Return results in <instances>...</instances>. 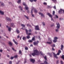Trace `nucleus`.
Wrapping results in <instances>:
<instances>
[{"instance_id": "obj_1", "label": "nucleus", "mask_w": 64, "mask_h": 64, "mask_svg": "<svg viewBox=\"0 0 64 64\" xmlns=\"http://www.w3.org/2000/svg\"><path fill=\"white\" fill-rule=\"evenodd\" d=\"M32 56L39 55V52L37 50H36L34 51V52L32 53Z\"/></svg>"}, {"instance_id": "obj_2", "label": "nucleus", "mask_w": 64, "mask_h": 64, "mask_svg": "<svg viewBox=\"0 0 64 64\" xmlns=\"http://www.w3.org/2000/svg\"><path fill=\"white\" fill-rule=\"evenodd\" d=\"M56 24L57 25V26L56 27V28L57 29H56L55 32H59V29L60 28V25L59 23L58 22H56Z\"/></svg>"}, {"instance_id": "obj_3", "label": "nucleus", "mask_w": 64, "mask_h": 64, "mask_svg": "<svg viewBox=\"0 0 64 64\" xmlns=\"http://www.w3.org/2000/svg\"><path fill=\"white\" fill-rule=\"evenodd\" d=\"M47 15H48V16L50 17V18H51V20L52 21H54V20L53 19V18H52V16L51 15V14L49 13H47Z\"/></svg>"}, {"instance_id": "obj_4", "label": "nucleus", "mask_w": 64, "mask_h": 64, "mask_svg": "<svg viewBox=\"0 0 64 64\" xmlns=\"http://www.w3.org/2000/svg\"><path fill=\"white\" fill-rule=\"evenodd\" d=\"M44 58V59H45V61L44 62V64H48V62H47V58H46V56H45Z\"/></svg>"}, {"instance_id": "obj_5", "label": "nucleus", "mask_w": 64, "mask_h": 64, "mask_svg": "<svg viewBox=\"0 0 64 64\" xmlns=\"http://www.w3.org/2000/svg\"><path fill=\"white\" fill-rule=\"evenodd\" d=\"M58 38L57 37H55L54 38V40H53V42H56L57 41V39H58Z\"/></svg>"}, {"instance_id": "obj_6", "label": "nucleus", "mask_w": 64, "mask_h": 64, "mask_svg": "<svg viewBox=\"0 0 64 64\" xmlns=\"http://www.w3.org/2000/svg\"><path fill=\"white\" fill-rule=\"evenodd\" d=\"M33 9H34V8H32V9L31 10V15H32V16L33 17H35V16H34V14H33V12L32 11H33Z\"/></svg>"}, {"instance_id": "obj_7", "label": "nucleus", "mask_w": 64, "mask_h": 64, "mask_svg": "<svg viewBox=\"0 0 64 64\" xmlns=\"http://www.w3.org/2000/svg\"><path fill=\"white\" fill-rule=\"evenodd\" d=\"M35 27L36 28L35 29L36 30H40V28H39L38 26L37 25Z\"/></svg>"}, {"instance_id": "obj_8", "label": "nucleus", "mask_w": 64, "mask_h": 64, "mask_svg": "<svg viewBox=\"0 0 64 64\" xmlns=\"http://www.w3.org/2000/svg\"><path fill=\"white\" fill-rule=\"evenodd\" d=\"M39 43V41L38 40L36 41V42H34V45H38V44Z\"/></svg>"}, {"instance_id": "obj_9", "label": "nucleus", "mask_w": 64, "mask_h": 64, "mask_svg": "<svg viewBox=\"0 0 64 64\" xmlns=\"http://www.w3.org/2000/svg\"><path fill=\"white\" fill-rule=\"evenodd\" d=\"M6 28H8V30L9 31H11V27H9L8 26H6Z\"/></svg>"}, {"instance_id": "obj_10", "label": "nucleus", "mask_w": 64, "mask_h": 64, "mask_svg": "<svg viewBox=\"0 0 64 64\" xmlns=\"http://www.w3.org/2000/svg\"><path fill=\"white\" fill-rule=\"evenodd\" d=\"M63 11V10L62 9H60L58 11L59 14H62V12Z\"/></svg>"}, {"instance_id": "obj_11", "label": "nucleus", "mask_w": 64, "mask_h": 64, "mask_svg": "<svg viewBox=\"0 0 64 64\" xmlns=\"http://www.w3.org/2000/svg\"><path fill=\"white\" fill-rule=\"evenodd\" d=\"M38 13L40 15L42 16V17H43L44 18V14H43L42 13H41L40 12H38Z\"/></svg>"}, {"instance_id": "obj_12", "label": "nucleus", "mask_w": 64, "mask_h": 64, "mask_svg": "<svg viewBox=\"0 0 64 64\" xmlns=\"http://www.w3.org/2000/svg\"><path fill=\"white\" fill-rule=\"evenodd\" d=\"M30 61L32 62V63H34V62H35V60L34 59H33L32 58L30 59Z\"/></svg>"}, {"instance_id": "obj_13", "label": "nucleus", "mask_w": 64, "mask_h": 64, "mask_svg": "<svg viewBox=\"0 0 64 64\" xmlns=\"http://www.w3.org/2000/svg\"><path fill=\"white\" fill-rule=\"evenodd\" d=\"M53 53L54 54V57H55V58H56V59H57L58 58V57L57 56V54H55V53L53 52Z\"/></svg>"}, {"instance_id": "obj_14", "label": "nucleus", "mask_w": 64, "mask_h": 64, "mask_svg": "<svg viewBox=\"0 0 64 64\" xmlns=\"http://www.w3.org/2000/svg\"><path fill=\"white\" fill-rule=\"evenodd\" d=\"M0 14L2 15H4V12L2 11V10H0Z\"/></svg>"}, {"instance_id": "obj_15", "label": "nucleus", "mask_w": 64, "mask_h": 64, "mask_svg": "<svg viewBox=\"0 0 64 64\" xmlns=\"http://www.w3.org/2000/svg\"><path fill=\"white\" fill-rule=\"evenodd\" d=\"M21 25L22 26V29L24 30V28H25V25H24V24H22Z\"/></svg>"}, {"instance_id": "obj_16", "label": "nucleus", "mask_w": 64, "mask_h": 64, "mask_svg": "<svg viewBox=\"0 0 64 64\" xmlns=\"http://www.w3.org/2000/svg\"><path fill=\"white\" fill-rule=\"evenodd\" d=\"M10 26L12 27H14L15 26V25L13 23H12L10 24Z\"/></svg>"}, {"instance_id": "obj_17", "label": "nucleus", "mask_w": 64, "mask_h": 64, "mask_svg": "<svg viewBox=\"0 0 64 64\" xmlns=\"http://www.w3.org/2000/svg\"><path fill=\"white\" fill-rule=\"evenodd\" d=\"M46 43L48 44H51L52 43V42H46Z\"/></svg>"}, {"instance_id": "obj_18", "label": "nucleus", "mask_w": 64, "mask_h": 64, "mask_svg": "<svg viewBox=\"0 0 64 64\" xmlns=\"http://www.w3.org/2000/svg\"><path fill=\"white\" fill-rule=\"evenodd\" d=\"M6 20H8V21H11V19H10V18L6 17Z\"/></svg>"}, {"instance_id": "obj_19", "label": "nucleus", "mask_w": 64, "mask_h": 64, "mask_svg": "<svg viewBox=\"0 0 64 64\" xmlns=\"http://www.w3.org/2000/svg\"><path fill=\"white\" fill-rule=\"evenodd\" d=\"M64 48V46L63 45H61V48H60V50H63V48Z\"/></svg>"}, {"instance_id": "obj_20", "label": "nucleus", "mask_w": 64, "mask_h": 64, "mask_svg": "<svg viewBox=\"0 0 64 64\" xmlns=\"http://www.w3.org/2000/svg\"><path fill=\"white\" fill-rule=\"evenodd\" d=\"M13 41L16 44V45H18V43L17 42H16L15 41V40L14 39L13 40Z\"/></svg>"}, {"instance_id": "obj_21", "label": "nucleus", "mask_w": 64, "mask_h": 64, "mask_svg": "<svg viewBox=\"0 0 64 64\" xmlns=\"http://www.w3.org/2000/svg\"><path fill=\"white\" fill-rule=\"evenodd\" d=\"M25 8L26 10H28L29 9V8L27 6H25Z\"/></svg>"}, {"instance_id": "obj_22", "label": "nucleus", "mask_w": 64, "mask_h": 64, "mask_svg": "<svg viewBox=\"0 0 64 64\" xmlns=\"http://www.w3.org/2000/svg\"><path fill=\"white\" fill-rule=\"evenodd\" d=\"M48 55H49L50 56H52V54H51V53H48Z\"/></svg>"}, {"instance_id": "obj_23", "label": "nucleus", "mask_w": 64, "mask_h": 64, "mask_svg": "<svg viewBox=\"0 0 64 64\" xmlns=\"http://www.w3.org/2000/svg\"><path fill=\"white\" fill-rule=\"evenodd\" d=\"M8 44L10 45V46H12V43H11V42H9L8 43Z\"/></svg>"}, {"instance_id": "obj_24", "label": "nucleus", "mask_w": 64, "mask_h": 64, "mask_svg": "<svg viewBox=\"0 0 64 64\" xmlns=\"http://www.w3.org/2000/svg\"><path fill=\"white\" fill-rule=\"evenodd\" d=\"M48 41H50L51 42H52V39H51V38H48Z\"/></svg>"}, {"instance_id": "obj_25", "label": "nucleus", "mask_w": 64, "mask_h": 64, "mask_svg": "<svg viewBox=\"0 0 64 64\" xmlns=\"http://www.w3.org/2000/svg\"><path fill=\"white\" fill-rule=\"evenodd\" d=\"M52 0L54 3H56L57 2V0Z\"/></svg>"}, {"instance_id": "obj_26", "label": "nucleus", "mask_w": 64, "mask_h": 64, "mask_svg": "<svg viewBox=\"0 0 64 64\" xmlns=\"http://www.w3.org/2000/svg\"><path fill=\"white\" fill-rule=\"evenodd\" d=\"M23 40H25L26 39V38L24 37H23L22 38Z\"/></svg>"}, {"instance_id": "obj_27", "label": "nucleus", "mask_w": 64, "mask_h": 64, "mask_svg": "<svg viewBox=\"0 0 64 64\" xmlns=\"http://www.w3.org/2000/svg\"><path fill=\"white\" fill-rule=\"evenodd\" d=\"M34 12L35 13H37L38 12V11L36 10H34Z\"/></svg>"}, {"instance_id": "obj_28", "label": "nucleus", "mask_w": 64, "mask_h": 64, "mask_svg": "<svg viewBox=\"0 0 64 64\" xmlns=\"http://www.w3.org/2000/svg\"><path fill=\"white\" fill-rule=\"evenodd\" d=\"M16 32H17V33H20V31L18 30H16Z\"/></svg>"}, {"instance_id": "obj_29", "label": "nucleus", "mask_w": 64, "mask_h": 64, "mask_svg": "<svg viewBox=\"0 0 64 64\" xmlns=\"http://www.w3.org/2000/svg\"><path fill=\"white\" fill-rule=\"evenodd\" d=\"M21 0H19L17 2V3H21Z\"/></svg>"}, {"instance_id": "obj_30", "label": "nucleus", "mask_w": 64, "mask_h": 64, "mask_svg": "<svg viewBox=\"0 0 64 64\" xmlns=\"http://www.w3.org/2000/svg\"><path fill=\"white\" fill-rule=\"evenodd\" d=\"M24 16L25 17H26V19H28V20L29 19V18H28V17L25 16V15H24Z\"/></svg>"}, {"instance_id": "obj_31", "label": "nucleus", "mask_w": 64, "mask_h": 64, "mask_svg": "<svg viewBox=\"0 0 64 64\" xmlns=\"http://www.w3.org/2000/svg\"><path fill=\"white\" fill-rule=\"evenodd\" d=\"M1 4L2 6H4V4L3 2H1Z\"/></svg>"}, {"instance_id": "obj_32", "label": "nucleus", "mask_w": 64, "mask_h": 64, "mask_svg": "<svg viewBox=\"0 0 64 64\" xmlns=\"http://www.w3.org/2000/svg\"><path fill=\"white\" fill-rule=\"evenodd\" d=\"M26 34H28V30L27 29H26Z\"/></svg>"}, {"instance_id": "obj_33", "label": "nucleus", "mask_w": 64, "mask_h": 64, "mask_svg": "<svg viewBox=\"0 0 64 64\" xmlns=\"http://www.w3.org/2000/svg\"><path fill=\"white\" fill-rule=\"evenodd\" d=\"M26 37L27 39H29L30 38V36H26Z\"/></svg>"}, {"instance_id": "obj_34", "label": "nucleus", "mask_w": 64, "mask_h": 64, "mask_svg": "<svg viewBox=\"0 0 64 64\" xmlns=\"http://www.w3.org/2000/svg\"><path fill=\"white\" fill-rule=\"evenodd\" d=\"M19 8L20 9L21 11H22V7H21V6H19Z\"/></svg>"}, {"instance_id": "obj_35", "label": "nucleus", "mask_w": 64, "mask_h": 64, "mask_svg": "<svg viewBox=\"0 0 64 64\" xmlns=\"http://www.w3.org/2000/svg\"><path fill=\"white\" fill-rule=\"evenodd\" d=\"M55 11H53L52 12V15H55Z\"/></svg>"}, {"instance_id": "obj_36", "label": "nucleus", "mask_w": 64, "mask_h": 64, "mask_svg": "<svg viewBox=\"0 0 64 64\" xmlns=\"http://www.w3.org/2000/svg\"><path fill=\"white\" fill-rule=\"evenodd\" d=\"M62 59H63V60H64V55H62Z\"/></svg>"}, {"instance_id": "obj_37", "label": "nucleus", "mask_w": 64, "mask_h": 64, "mask_svg": "<svg viewBox=\"0 0 64 64\" xmlns=\"http://www.w3.org/2000/svg\"><path fill=\"white\" fill-rule=\"evenodd\" d=\"M40 53L41 54V55H43V53L42 52H40Z\"/></svg>"}, {"instance_id": "obj_38", "label": "nucleus", "mask_w": 64, "mask_h": 64, "mask_svg": "<svg viewBox=\"0 0 64 64\" xmlns=\"http://www.w3.org/2000/svg\"><path fill=\"white\" fill-rule=\"evenodd\" d=\"M25 49L26 50H28V48L27 47H25Z\"/></svg>"}, {"instance_id": "obj_39", "label": "nucleus", "mask_w": 64, "mask_h": 64, "mask_svg": "<svg viewBox=\"0 0 64 64\" xmlns=\"http://www.w3.org/2000/svg\"><path fill=\"white\" fill-rule=\"evenodd\" d=\"M23 4L24 5V6H27V5L25 3H23Z\"/></svg>"}, {"instance_id": "obj_40", "label": "nucleus", "mask_w": 64, "mask_h": 64, "mask_svg": "<svg viewBox=\"0 0 64 64\" xmlns=\"http://www.w3.org/2000/svg\"><path fill=\"white\" fill-rule=\"evenodd\" d=\"M26 26H28H28H29V27H31V25H30V24H26Z\"/></svg>"}, {"instance_id": "obj_41", "label": "nucleus", "mask_w": 64, "mask_h": 64, "mask_svg": "<svg viewBox=\"0 0 64 64\" xmlns=\"http://www.w3.org/2000/svg\"><path fill=\"white\" fill-rule=\"evenodd\" d=\"M14 58V57H10V59H11V60H12V59H13V58Z\"/></svg>"}, {"instance_id": "obj_42", "label": "nucleus", "mask_w": 64, "mask_h": 64, "mask_svg": "<svg viewBox=\"0 0 64 64\" xmlns=\"http://www.w3.org/2000/svg\"><path fill=\"white\" fill-rule=\"evenodd\" d=\"M19 53L20 54H21V51L20 50L19 51Z\"/></svg>"}, {"instance_id": "obj_43", "label": "nucleus", "mask_w": 64, "mask_h": 64, "mask_svg": "<svg viewBox=\"0 0 64 64\" xmlns=\"http://www.w3.org/2000/svg\"><path fill=\"white\" fill-rule=\"evenodd\" d=\"M44 5H47V3L46 2H44L43 3Z\"/></svg>"}, {"instance_id": "obj_44", "label": "nucleus", "mask_w": 64, "mask_h": 64, "mask_svg": "<svg viewBox=\"0 0 64 64\" xmlns=\"http://www.w3.org/2000/svg\"><path fill=\"white\" fill-rule=\"evenodd\" d=\"M42 24L43 25V26H45V23H44V22H42Z\"/></svg>"}, {"instance_id": "obj_45", "label": "nucleus", "mask_w": 64, "mask_h": 64, "mask_svg": "<svg viewBox=\"0 0 64 64\" xmlns=\"http://www.w3.org/2000/svg\"><path fill=\"white\" fill-rule=\"evenodd\" d=\"M32 40H29L28 41L29 42H32Z\"/></svg>"}, {"instance_id": "obj_46", "label": "nucleus", "mask_w": 64, "mask_h": 64, "mask_svg": "<svg viewBox=\"0 0 64 64\" xmlns=\"http://www.w3.org/2000/svg\"><path fill=\"white\" fill-rule=\"evenodd\" d=\"M28 31L29 32H32V31L30 29H29L28 30Z\"/></svg>"}, {"instance_id": "obj_47", "label": "nucleus", "mask_w": 64, "mask_h": 64, "mask_svg": "<svg viewBox=\"0 0 64 64\" xmlns=\"http://www.w3.org/2000/svg\"><path fill=\"white\" fill-rule=\"evenodd\" d=\"M14 58H17V57H18V56H17V55H16V56H14Z\"/></svg>"}, {"instance_id": "obj_48", "label": "nucleus", "mask_w": 64, "mask_h": 64, "mask_svg": "<svg viewBox=\"0 0 64 64\" xmlns=\"http://www.w3.org/2000/svg\"><path fill=\"white\" fill-rule=\"evenodd\" d=\"M34 40H35V38L34 37L32 38V40L33 41H34Z\"/></svg>"}, {"instance_id": "obj_49", "label": "nucleus", "mask_w": 64, "mask_h": 64, "mask_svg": "<svg viewBox=\"0 0 64 64\" xmlns=\"http://www.w3.org/2000/svg\"><path fill=\"white\" fill-rule=\"evenodd\" d=\"M58 52L60 53H61V50H58Z\"/></svg>"}, {"instance_id": "obj_50", "label": "nucleus", "mask_w": 64, "mask_h": 64, "mask_svg": "<svg viewBox=\"0 0 64 64\" xmlns=\"http://www.w3.org/2000/svg\"><path fill=\"white\" fill-rule=\"evenodd\" d=\"M12 50H14V51H16V50H15L14 49V48H12Z\"/></svg>"}, {"instance_id": "obj_51", "label": "nucleus", "mask_w": 64, "mask_h": 64, "mask_svg": "<svg viewBox=\"0 0 64 64\" xmlns=\"http://www.w3.org/2000/svg\"><path fill=\"white\" fill-rule=\"evenodd\" d=\"M52 51H54V50H55V49L54 48L52 47Z\"/></svg>"}, {"instance_id": "obj_52", "label": "nucleus", "mask_w": 64, "mask_h": 64, "mask_svg": "<svg viewBox=\"0 0 64 64\" xmlns=\"http://www.w3.org/2000/svg\"><path fill=\"white\" fill-rule=\"evenodd\" d=\"M58 62H59V60H57V62H56V64H58Z\"/></svg>"}, {"instance_id": "obj_53", "label": "nucleus", "mask_w": 64, "mask_h": 64, "mask_svg": "<svg viewBox=\"0 0 64 64\" xmlns=\"http://www.w3.org/2000/svg\"><path fill=\"white\" fill-rule=\"evenodd\" d=\"M61 64H63V61H61Z\"/></svg>"}, {"instance_id": "obj_54", "label": "nucleus", "mask_w": 64, "mask_h": 64, "mask_svg": "<svg viewBox=\"0 0 64 64\" xmlns=\"http://www.w3.org/2000/svg\"><path fill=\"white\" fill-rule=\"evenodd\" d=\"M31 34V33H29L28 34H27V35H30Z\"/></svg>"}, {"instance_id": "obj_55", "label": "nucleus", "mask_w": 64, "mask_h": 64, "mask_svg": "<svg viewBox=\"0 0 64 64\" xmlns=\"http://www.w3.org/2000/svg\"><path fill=\"white\" fill-rule=\"evenodd\" d=\"M52 46L53 47H55V45L53 44L52 46Z\"/></svg>"}, {"instance_id": "obj_56", "label": "nucleus", "mask_w": 64, "mask_h": 64, "mask_svg": "<svg viewBox=\"0 0 64 64\" xmlns=\"http://www.w3.org/2000/svg\"><path fill=\"white\" fill-rule=\"evenodd\" d=\"M9 64H11V63H12V61H10V62H9Z\"/></svg>"}, {"instance_id": "obj_57", "label": "nucleus", "mask_w": 64, "mask_h": 64, "mask_svg": "<svg viewBox=\"0 0 64 64\" xmlns=\"http://www.w3.org/2000/svg\"><path fill=\"white\" fill-rule=\"evenodd\" d=\"M30 1L31 2H32L33 1V0H30Z\"/></svg>"}, {"instance_id": "obj_58", "label": "nucleus", "mask_w": 64, "mask_h": 64, "mask_svg": "<svg viewBox=\"0 0 64 64\" xmlns=\"http://www.w3.org/2000/svg\"><path fill=\"white\" fill-rule=\"evenodd\" d=\"M24 63H26V59H24Z\"/></svg>"}, {"instance_id": "obj_59", "label": "nucleus", "mask_w": 64, "mask_h": 64, "mask_svg": "<svg viewBox=\"0 0 64 64\" xmlns=\"http://www.w3.org/2000/svg\"><path fill=\"white\" fill-rule=\"evenodd\" d=\"M54 8L56 9V6H54Z\"/></svg>"}, {"instance_id": "obj_60", "label": "nucleus", "mask_w": 64, "mask_h": 64, "mask_svg": "<svg viewBox=\"0 0 64 64\" xmlns=\"http://www.w3.org/2000/svg\"><path fill=\"white\" fill-rule=\"evenodd\" d=\"M2 51H3V50H0V52H2Z\"/></svg>"}, {"instance_id": "obj_61", "label": "nucleus", "mask_w": 64, "mask_h": 64, "mask_svg": "<svg viewBox=\"0 0 64 64\" xmlns=\"http://www.w3.org/2000/svg\"><path fill=\"white\" fill-rule=\"evenodd\" d=\"M56 18H58V16H57V15H56Z\"/></svg>"}, {"instance_id": "obj_62", "label": "nucleus", "mask_w": 64, "mask_h": 64, "mask_svg": "<svg viewBox=\"0 0 64 64\" xmlns=\"http://www.w3.org/2000/svg\"><path fill=\"white\" fill-rule=\"evenodd\" d=\"M60 54V53H59V52H58L57 54L56 55H59Z\"/></svg>"}, {"instance_id": "obj_63", "label": "nucleus", "mask_w": 64, "mask_h": 64, "mask_svg": "<svg viewBox=\"0 0 64 64\" xmlns=\"http://www.w3.org/2000/svg\"><path fill=\"white\" fill-rule=\"evenodd\" d=\"M41 62V61L40 60H38V62Z\"/></svg>"}, {"instance_id": "obj_64", "label": "nucleus", "mask_w": 64, "mask_h": 64, "mask_svg": "<svg viewBox=\"0 0 64 64\" xmlns=\"http://www.w3.org/2000/svg\"><path fill=\"white\" fill-rule=\"evenodd\" d=\"M20 37L19 35L18 36H17V38H19Z\"/></svg>"}]
</instances>
